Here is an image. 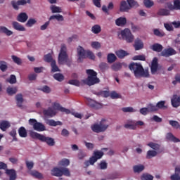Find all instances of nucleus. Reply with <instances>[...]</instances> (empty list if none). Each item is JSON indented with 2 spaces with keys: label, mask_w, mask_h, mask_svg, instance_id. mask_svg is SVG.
I'll return each instance as SVG.
<instances>
[{
  "label": "nucleus",
  "mask_w": 180,
  "mask_h": 180,
  "mask_svg": "<svg viewBox=\"0 0 180 180\" xmlns=\"http://www.w3.org/2000/svg\"><path fill=\"white\" fill-rule=\"evenodd\" d=\"M130 71L134 73L135 78H148L150 73L148 70H144L141 63H131L129 65Z\"/></svg>",
  "instance_id": "obj_1"
},
{
  "label": "nucleus",
  "mask_w": 180,
  "mask_h": 180,
  "mask_svg": "<svg viewBox=\"0 0 180 180\" xmlns=\"http://www.w3.org/2000/svg\"><path fill=\"white\" fill-rule=\"evenodd\" d=\"M86 73L87 74V78L84 81L86 85L89 86H92V85H96V84H99L101 82V79L98 78V72L92 69H88L86 70Z\"/></svg>",
  "instance_id": "obj_2"
},
{
  "label": "nucleus",
  "mask_w": 180,
  "mask_h": 180,
  "mask_svg": "<svg viewBox=\"0 0 180 180\" xmlns=\"http://www.w3.org/2000/svg\"><path fill=\"white\" fill-rule=\"evenodd\" d=\"M30 137H32V139H36L37 140H39V141H41L42 143H46V144L49 146V147H53L56 144L54 139L46 136L43 134L34 132L33 131H31L30 132Z\"/></svg>",
  "instance_id": "obj_3"
},
{
  "label": "nucleus",
  "mask_w": 180,
  "mask_h": 180,
  "mask_svg": "<svg viewBox=\"0 0 180 180\" xmlns=\"http://www.w3.org/2000/svg\"><path fill=\"white\" fill-rule=\"evenodd\" d=\"M51 174L53 176H71V173L70 172V169L66 167H53Z\"/></svg>",
  "instance_id": "obj_4"
},
{
  "label": "nucleus",
  "mask_w": 180,
  "mask_h": 180,
  "mask_svg": "<svg viewBox=\"0 0 180 180\" xmlns=\"http://www.w3.org/2000/svg\"><path fill=\"white\" fill-rule=\"evenodd\" d=\"M68 60V54L67 53V46L65 44H62L60 51L58 54V63L60 65L65 64V61Z\"/></svg>",
  "instance_id": "obj_5"
},
{
  "label": "nucleus",
  "mask_w": 180,
  "mask_h": 180,
  "mask_svg": "<svg viewBox=\"0 0 180 180\" xmlns=\"http://www.w3.org/2000/svg\"><path fill=\"white\" fill-rule=\"evenodd\" d=\"M109 127V125L106 123V120H103L99 124H95L91 126V130L94 133H102L105 131V130Z\"/></svg>",
  "instance_id": "obj_6"
},
{
  "label": "nucleus",
  "mask_w": 180,
  "mask_h": 180,
  "mask_svg": "<svg viewBox=\"0 0 180 180\" xmlns=\"http://www.w3.org/2000/svg\"><path fill=\"white\" fill-rule=\"evenodd\" d=\"M29 124L30 126H32L34 130H36L37 131H45L46 127L43 123L37 122L36 119H30L29 120Z\"/></svg>",
  "instance_id": "obj_7"
},
{
  "label": "nucleus",
  "mask_w": 180,
  "mask_h": 180,
  "mask_svg": "<svg viewBox=\"0 0 180 180\" xmlns=\"http://www.w3.org/2000/svg\"><path fill=\"white\" fill-rule=\"evenodd\" d=\"M121 36L123 40H126L127 43H133L134 41V36H133L131 32L127 28L121 31Z\"/></svg>",
  "instance_id": "obj_8"
},
{
  "label": "nucleus",
  "mask_w": 180,
  "mask_h": 180,
  "mask_svg": "<svg viewBox=\"0 0 180 180\" xmlns=\"http://www.w3.org/2000/svg\"><path fill=\"white\" fill-rule=\"evenodd\" d=\"M175 54H176V51L172 48L165 49L160 53L162 57H171V56H175Z\"/></svg>",
  "instance_id": "obj_9"
},
{
  "label": "nucleus",
  "mask_w": 180,
  "mask_h": 180,
  "mask_svg": "<svg viewBox=\"0 0 180 180\" xmlns=\"http://www.w3.org/2000/svg\"><path fill=\"white\" fill-rule=\"evenodd\" d=\"M77 56H78V61H81V60H84V58H86V51L84 49V48L81 46H79L77 49Z\"/></svg>",
  "instance_id": "obj_10"
},
{
  "label": "nucleus",
  "mask_w": 180,
  "mask_h": 180,
  "mask_svg": "<svg viewBox=\"0 0 180 180\" xmlns=\"http://www.w3.org/2000/svg\"><path fill=\"white\" fill-rule=\"evenodd\" d=\"M53 108L56 110H59L60 112L66 113V115H70V113H71V111L69 109L62 107L61 105H60V103H54Z\"/></svg>",
  "instance_id": "obj_11"
},
{
  "label": "nucleus",
  "mask_w": 180,
  "mask_h": 180,
  "mask_svg": "<svg viewBox=\"0 0 180 180\" xmlns=\"http://www.w3.org/2000/svg\"><path fill=\"white\" fill-rule=\"evenodd\" d=\"M150 71L151 74H155L158 71V59L157 58H154L152 60Z\"/></svg>",
  "instance_id": "obj_12"
},
{
  "label": "nucleus",
  "mask_w": 180,
  "mask_h": 180,
  "mask_svg": "<svg viewBox=\"0 0 180 180\" xmlns=\"http://www.w3.org/2000/svg\"><path fill=\"white\" fill-rule=\"evenodd\" d=\"M12 26H13V29H14L15 30H17L18 32H25L26 31V28L25 27H23V25H22L20 23L16 22V21H13L12 22Z\"/></svg>",
  "instance_id": "obj_13"
},
{
  "label": "nucleus",
  "mask_w": 180,
  "mask_h": 180,
  "mask_svg": "<svg viewBox=\"0 0 180 180\" xmlns=\"http://www.w3.org/2000/svg\"><path fill=\"white\" fill-rule=\"evenodd\" d=\"M6 174L8 175L9 180H15L17 178L16 171L13 169H6Z\"/></svg>",
  "instance_id": "obj_14"
},
{
  "label": "nucleus",
  "mask_w": 180,
  "mask_h": 180,
  "mask_svg": "<svg viewBox=\"0 0 180 180\" xmlns=\"http://www.w3.org/2000/svg\"><path fill=\"white\" fill-rule=\"evenodd\" d=\"M171 102L173 108H178V106H180V97L176 94L173 95Z\"/></svg>",
  "instance_id": "obj_15"
},
{
  "label": "nucleus",
  "mask_w": 180,
  "mask_h": 180,
  "mask_svg": "<svg viewBox=\"0 0 180 180\" xmlns=\"http://www.w3.org/2000/svg\"><path fill=\"white\" fill-rule=\"evenodd\" d=\"M150 50H153V51H156V53H161L164 49V46L162 45L155 43L150 46Z\"/></svg>",
  "instance_id": "obj_16"
},
{
  "label": "nucleus",
  "mask_w": 180,
  "mask_h": 180,
  "mask_svg": "<svg viewBox=\"0 0 180 180\" xmlns=\"http://www.w3.org/2000/svg\"><path fill=\"white\" fill-rule=\"evenodd\" d=\"M27 19H29V16L26 13H20L17 16V20L18 22H20V23H25V22L27 21Z\"/></svg>",
  "instance_id": "obj_17"
},
{
  "label": "nucleus",
  "mask_w": 180,
  "mask_h": 180,
  "mask_svg": "<svg viewBox=\"0 0 180 180\" xmlns=\"http://www.w3.org/2000/svg\"><path fill=\"white\" fill-rule=\"evenodd\" d=\"M134 47L136 51L141 50L144 47V44L141 39L137 38L134 41Z\"/></svg>",
  "instance_id": "obj_18"
},
{
  "label": "nucleus",
  "mask_w": 180,
  "mask_h": 180,
  "mask_svg": "<svg viewBox=\"0 0 180 180\" xmlns=\"http://www.w3.org/2000/svg\"><path fill=\"white\" fill-rule=\"evenodd\" d=\"M127 23V19L124 17H120L117 20H115V25L117 26L123 27Z\"/></svg>",
  "instance_id": "obj_19"
},
{
  "label": "nucleus",
  "mask_w": 180,
  "mask_h": 180,
  "mask_svg": "<svg viewBox=\"0 0 180 180\" xmlns=\"http://www.w3.org/2000/svg\"><path fill=\"white\" fill-rule=\"evenodd\" d=\"M46 123L49 124V126H53V127H56V126H63V122L55 121L54 120H47Z\"/></svg>",
  "instance_id": "obj_20"
},
{
  "label": "nucleus",
  "mask_w": 180,
  "mask_h": 180,
  "mask_svg": "<svg viewBox=\"0 0 180 180\" xmlns=\"http://www.w3.org/2000/svg\"><path fill=\"white\" fill-rule=\"evenodd\" d=\"M43 113L44 116H49V117L56 116V111L51 108H49L47 110H44Z\"/></svg>",
  "instance_id": "obj_21"
},
{
  "label": "nucleus",
  "mask_w": 180,
  "mask_h": 180,
  "mask_svg": "<svg viewBox=\"0 0 180 180\" xmlns=\"http://www.w3.org/2000/svg\"><path fill=\"white\" fill-rule=\"evenodd\" d=\"M15 101L17 102V106H18V108H22L23 104V96L22 94L15 96Z\"/></svg>",
  "instance_id": "obj_22"
},
{
  "label": "nucleus",
  "mask_w": 180,
  "mask_h": 180,
  "mask_svg": "<svg viewBox=\"0 0 180 180\" xmlns=\"http://www.w3.org/2000/svg\"><path fill=\"white\" fill-rule=\"evenodd\" d=\"M115 54L118 57V58H121V59L129 56V53H127V51L123 49L117 51Z\"/></svg>",
  "instance_id": "obj_23"
},
{
  "label": "nucleus",
  "mask_w": 180,
  "mask_h": 180,
  "mask_svg": "<svg viewBox=\"0 0 180 180\" xmlns=\"http://www.w3.org/2000/svg\"><path fill=\"white\" fill-rule=\"evenodd\" d=\"M1 33H4L6 36H12L13 34V32L6 28V27L1 26L0 27Z\"/></svg>",
  "instance_id": "obj_24"
},
{
  "label": "nucleus",
  "mask_w": 180,
  "mask_h": 180,
  "mask_svg": "<svg viewBox=\"0 0 180 180\" xmlns=\"http://www.w3.org/2000/svg\"><path fill=\"white\" fill-rule=\"evenodd\" d=\"M11 127V124L8 121H1L0 122V129L2 131H6V129Z\"/></svg>",
  "instance_id": "obj_25"
},
{
  "label": "nucleus",
  "mask_w": 180,
  "mask_h": 180,
  "mask_svg": "<svg viewBox=\"0 0 180 180\" xmlns=\"http://www.w3.org/2000/svg\"><path fill=\"white\" fill-rule=\"evenodd\" d=\"M130 9L129 5H127V2L126 1H122L120 4V12H127Z\"/></svg>",
  "instance_id": "obj_26"
},
{
  "label": "nucleus",
  "mask_w": 180,
  "mask_h": 180,
  "mask_svg": "<svg viewBox=\"0 0 180 180\" xmlns=\"http://www.w3.org/2000/svg\"><path fill=\"white\" fill-rule=\"evenodd\" d=\"M170 12L169 10L165 8H160L158 10L157 15L158 16H168L169 15Z\"/></svg>",
  "instance_id": "obj_27"
},
{
  "label": "nucleus",
  "mask_w": 180,
  "mask_h": 180,
  "mask_svg": "<svg viewBox=\"0 0 180 180\" xmlns=\"http://www.w3.org/2000/svg\"><path fill=\"white\" fill-rule=\"evenodd\" d=\"M18 134L20 137H22L23 139L27 137V131L26 130V128L24 127H21L18 129Z\"/></svg>",
  "instance_id": "obj_28"
},
{
  "label": "nucleus",
  "mask_w": 180,
  "mask_h": 180,
  "mask_svg": "<svg viewBox=\"0 0 180 180\" xmlns=\"http://www.w3.org/2000/svg\"><path fill=\"white\" fill-rule=\"evenodd\" d=\"M166 139L169 141H173V143H179V139L175 137L172 133L167 134Z\"/></svg>",
  "instance_id": "obj_29"
},
{
  "label": "nucleus",
  "mask_w": 180,
  "mask_h": 180,
  "mask_svg": "<svg viewBox=\"0 0 180 180\" xmlns=\"http://www.w3.org/2000/svg\"><path fill=\"white\" fill-rule=\"evenodd\" d=\"M58 20V22H63L64 20V17L60 14L53 15L49 18V20Z\"/></svg>",
  "instance_id": "obj_30"
},
{
  "label": "nucleus",
  "mask_w": 180,
  "mask_h": 180,
  "mask_svg": "<svg viewBox=\"0 0 180 180\" xmlns=\"http://www.w3.org/2000/svg\"><path fill=\"white\" fill-rule=\"evenodd\" d=\"M50 9L52 13H61L63 12V10L61 9V8L56 5H51L50 6Z\"/></svg>",
  "instance_id": "obj_31"
},
{
  "label": "nucleus",
  "mask_w": 180,
  "mask_h": 180,
  "mask_svg": "<svg viewBox=\"0 0 180 180\" xmlns=\"http://www.w3.org/2000/svg\"><path fill=\"white\" fill-rule=\"evenodd\" d=\"M108 63H110V64H112V63H115L116 60H117V58L116 57V55L114 53H108L107 56Z\"/></svg>",
  "instance_id": "obj_32"
},
{
  "label": "nucleus",
  "mask_w": 180,
  "mask_h": 180,
  "mask_svg": "<svg viewBox=\"0 0 180 180\" xmlns=\"http://www.w3.org/2000/svg\"><path fill=\"white\" fill-rule=\"evenodd\" d=\"M134 172L140 174L142 171H144V165H135L133 167Z\"/></svg>",
  "instance_id": "obj_33"
},
{
  "label": "nucleus",
  "mask_w": 180,
  "mask_h": 180,
  "mask_svg": "<svg viewBox=\"0 0 180 180\" xmlns=\"http://www.w3.org/2000/svg\"><path fill=\"white\" fill-rule=\"evenodd\" d=\"M91 32L94 33V34H98L102 32V28L100 27L99 25H95L91 28Z\"/></svg>",
  "instance_id": "obj_34"
},
{
  "label": "nucleus",
  "mask_w": 180,
  "mask_h": 180,
  "mask_svg": "<svg viewBox=\"0 0 180 180\" xmlns=\"http://www.w3.org/2000/svg\"><path fill=\"white\" fill-rule=\"evenodd\" d=\"M141 180H153L154 176L148 173L143 174L141 176Z\"/></svg>",
  "instance_id": "obj_35"
},
{
  "label": "nucleus",
  "mask_w": 180,
  "mask_h": 180,
  "mask_svg": "<svg viewBox=\"0 0 180 180\" xmlns=\"http://www.w3.org/2000/svg\"><path fill=\"white\" fill-rule=\"evenodd\" d=\"M51 71L52 72H58L60 71V68H58V66H57V63L56 60H53L52 63H51Z\"/></svg>",
  "instance_id": "obj_36"
},
{
  "label": "nucleus",
  "mask_w": 180,
  "mask_h": 180,
  "mask_svg": "<svg viewBox=\"0 0 180 180\" xmlns=\"http://www.w3.org/2000/svg\"><path fill=\"white\" fill-rule=\"evenodd\" d=\"M54 79L58 81L59 82H63L64 81V75L61 73H56L53 75Z\"/></svg>",
  "instance_id": "obj_37"
},
{
  "label": "nucleus",
  "mask_w": 180,
  "mask_h": 180,
  "mask_svg": "<svg viewBox=\"0 0 180 180\" xmlns=\"http://www.w3.org/2000/svg\"><path fill=\"white\" fill-rule=\"evenodd\" d=\"M0 70L2 72H5L8 70V63L4 60L0 61Z\"/></svg>",
  "instance_id": "obj_38"
},
{
  "label": "nucleus",
  "mask_w": 180,
  "mask_h": 180,
  "mask_svg": "<svg viewBox=\"0 0 180 180\" xmlns=\"http://www.w3.org/2000/svg\"><path fill=\"white\" fill-rule=\"evenodd\" d=\"M157 156V151L155 150H148L146 154V158L150 160L154 157Z\"/></svg>",
  "instance_id": "obj_39"
},
{
  "label": "nucleus",
  "mask_w": 180,
  "mask_h": 180,
  "mask_svg": "<svg viewBox=\"0 0 180 180\" xmlns=\"http://www.w3.org/2000/svg\"><path fill=\"white\" fill-rule=\"evenodd\" d=\"M44 60L46 61V63H53V61H56V60L53 59V56H51V53H48L44 56Z\"/></svg>",
  "instance_id": "obj_40"
},
{
  "label": "nucleus",
  "mask_w": 180,
  "mask_h": 180,
  "mask_svg": "<svg viewBox=\"0 0 180 180\" xmlns=\"http://www.w3.org/2000/svg\"><path fill=\"white\" fill-rule=\"evenodd\" d=\"M96 95H98V96H103V98H108L110 96V93L108 91H101L98 92Z\"/></svg>",
  "instance_id": "obj_41"
},
{
  "label": "nucleus",
  "mask_w": 180,
  "mask_h": 180,
  "mask_svg": "<svg viewBox=\"0 0 180 180\" xmlns=\"http://www.w3.org/2000/svg\"><path fill=\"white\" fill-rule=\"evenodd\" d=\"M16 92H18V88H16V87L7 88V94H8V95H10V96L15 95V94H16Z\"/></svg>",
  "instance_id": "obj_42"
},
{
  "label": "nucleus",
  "mask_w": 180,
  "mask_h": 180,
  "mask_svg": "<svg viewBox=\"0 0 180 180\" xmlns=\"http://www.w3.org/2000/svg\"><path fill=\"white\" fill-rule=\"evenodd\" d=\"M37 23V21L34 18H30L28 21L26 23L27 27H32L34 25H36Z\"/></svg>",
  "instance_id": "obj_43"
},
{
  "label": "nucleus",
  "mask_w": 180,
  "mask_h": 180,
  "mask_svg": "<svg viewBox=\"0 0 180 180\" xmlns=\"http://www.w3.org/2000/svg\"><path fill=\"white\" fill-rule=\"evenodd\" d=\"M11 58L13 60V61L15 63V64H18V65H22V59H20V58L15 56V55H13L11 56Z\"/></svg>",
  "instance_id": "obj_44"
},
{
  "label": "nucleus",
  "mask_w": 180,
  "mask_h": 180,
  "mask_svg": "<svg viewBox=\"0 0 180 180\" xmlns=\"http://www.w3.org/2000/svg\"><path fill=\"white\" fill-rule=\"evenodd\" d=\"M111 68L112 70H113V71H119L122 70V63H114L112 65Z\"/></svg>",
  "instance_id": "obj_45"
},
{
  "label": "nucleus",
  "mask_w": 180,
  "mask_h": 180,
  "mask_svg": "<svg viewBox=\"0 0 180 180\" xmlns=\"http://www.w3.org/2000/svg\"><path fill=\"white\" fill-rule=\"evenodd\" d=\"M148 147H150V148H153V150H155V151H158L160 150V145L158 143H154L153 142H150L148 143Z\"/></svg>",
  "instance_id": "obj_46"
},
{
  "label": "nucleus",
  "mask_w": 180,
  "mask_h": 180,
  "mask_svg": "<svg viewBox=\"0 0 180 180\" xmlns=\"http://www.w3.org/2000/svg\"><path fill=\"white\" fill-rule=\"evenodd\" d=\"M103 152L102 151H99V150H96L94 152V157H95L96 158H97V160H101V158H102V157H103Z\"/></svg>",
  "instance_id": "obj_47"
},
{
  "label": "nucleus",
  "mask_w": 180,
  "mask_h": 180,
  "mask_svg": "<svg viewBox=\"0 0 180 180\" xmlns=\"http://www.w3.org/2000/svg\"><path fill=\"white\" fill-rule=\"evenodd\" d=\"M129 8H137L139 4L134 0H127Z\"/></svg>",
  "instance_id": "obj_48"
},
{
  "label": "nucleus",
  "mask_w": 180,
  "mask_h": 180,
  "mask_svg": "<svg viewBox=\"0 0 180 180\" xmlns=\"http://www.w3.org/2000/svg\"><path fill=\"white\" fill-rule=\"evenodd\" d=\"M153 34L155 36H158V37H164L165 36V34L163 32H160L158 29L153 30Z\"/></svg>",
  "instance_id": "obj_49"
},
{
  "label": "nucleus",
  "mask_w": 180,
  "mask_h": 180,
  "mask_svg": "<svg viewBox=\"0 0 180 180\" xmlns=\"http://www.w3.org/2000/svg\"><path fill=\"white\" fill-rule=\"evenodd\" d=\"M134 60L146 61V55H137L134 56Z\"/></svg>",
  "instance_id": "obj_50"
},
{
  "label": "nucleus",
  "mask_w": 180,
  "mask_h": 180,
  "mask_svg": "<svg viewBox=\"0 0 180 180\" xmlns=\"http://www.w3.org/2000/svg\"><path fill=\"white\" fill-rule=\"evenodd\" d=\"M147 108L149 112H157V110H158L157 108V105H154V104L150 103L148 105Z\"/></svg>",
  "instance_id": "obj_51"
},
{
  "label": "nucleus",
  "mask_w": 180,
  "mask_h": 180,
  "mask_svg": "<svg viewBox=\"0 0 180 180\" xmlns=\"http://www.w3.org/2000/svg\"><path fill=\"white\" fill-rule=\"evenodd\" d=\"M143 4L146 8H151V6H154V1L151 0H143Z\"/></svg>",
  "instance_id": "obj_52"
},
{
  "label": "nucleus",
  "mask_w": 180,
  "mask_h": 180,
  "mask_svg": "<svg viewBox=\"0 0 180 180\" xmlns=\"http://www.w3.org/2000/svg\"><path fill=\"white\" fill-rule=\"evenodd\" d=\"M6 82L11 84H16V76L11 75L10 78L6 79Z\"/></svg>",
  "instance_id": "obj_53"
},
{
  "label": "nucleus",
  "mask_w": 180,
  "mask_h": 180,
  "mask_svg": "<svg viewBox=\"0 0 180 180\" xmlns=\"http://www.w3.org/2000/svg\"><path fill=\"white\" fill-rule=\"evenodd\" d=\"M122 112L124 113L136 112L133 107H124L122 108Z\"/></svg>",
  "instance_id": "obj_54"
},
{
  "label": "nucleus",
  "mask_w": 180,
  "mask_h": 180,
  "mask_svg": "<svg viewBox=\"0 0 180 180\" xmlns=\"http://www.w3.org/2000/svg\"><path fill=\"white\" fill-rule=\"evenodd\" d=\"M31 175H32V176H35V178H38L39 179H41V178H43V174L37 171H32L31 172Z\"/></svg>",
  "instance_id": "obj_55"
},
{
  "label": "nucleus",
  "mask_w": 180,
  "mask_h": 180,
  "mask_svg": "<svg viewBox=\"0 0 180 180\" xmlns=\"http://www.w3.org/2000/svg\"><path fill=\"white\" fill-rule=\"evenodd\" d=\"M91 46L92 49H95V50H98V49H101V43H99L98 41L91 42Z\"/></svg>",
  "instance_id": "obj_56"
},
{
  "label": "nucleus",
  "mask_w": 180,
  "mask_h": 180,
  "mask_svg": "<svg viewBox=\"0 0 180 180\" xmlns=\"http://www.w3.org/2000/svg\"><path fill=\"white\" fill-rule=\"evenodd\" d=\"M156 108H157L158 110L160 109H164V108H165V101H159L156 104Z\"/></svg>",
  "instance_id": "obj_57"
},
{
  "label": "nucleus",
  "mask_w": 180,
  "mask_h": 180,
  "mask_svg": "<svg viewBox=\"0 0 180 180\" xmlns=\"http://www.w3.org/2000/svg\"><path fill=\"white\" fill-rule=\"evenodd\" d=\"M169 123L170 126L174 127V129H179V122H178L177 121L169 120Z\"/></svg>",
  "instance_id": "obj_58"
},
{
  "label": "nucleus",
  "mask_w": 180,
  "mask_h": 180,
  "mask_svg": "<svg viewBox=\"0 0 180 180\" xmlns=\"http://www.w3.org/2000/svg\"><path fill=\"white\" fill-rule=\"evenodd\" d=\"M59 165H62V167H68V165H70V160L68 159H63L59 162Z\"/></svg>",
  "instance_id": "obj_59"
},
{
  "label": "nucleus",
  "mask_w": 180,
  "mask_h": 180,
  "mask_svg": "<svg viewBox=\"0 0 180 180\" xmlns=\"http://www.w3.org/2000/svg\"><path fill=\"white\" fill-rule=\"evenodd\" d=\"M124 127H125V129H129L130 130H136V129H137L135 124H125Z\"/></svg>",
  "instance_id": "obj_60"
},
{
  "label": "nucleus",
  "mask_w": 180,
  "mask_h": 180,
  "mask_svg": "<svg viewBox=\"0 0 180 180\" xmlns=\"http://www.w3.org/2000/svg\"><path fill=\"white\" fill-rule=\"evenodd\" d=\"M86 57H89L90 60H95V55L91 51H86Z\"/></svg>",
  "instance_id": "obj_61"
},
{
  "label": "nucleus",
  "mask_w": 180,
  "mask_h": 180,
  "mask_svg": "<svg viewBox=\"0 0 180 180\" xmlns=\"http://www.w3.org/2000/svg\"><path fill=\"white\" fill-rule=\"evenodd\" d=\"M68 84L70 85H75V86H79L80 85L79 81L77 79H70L69 80Z\"/></svg>",
  "instance_id": "obj_62"
},
{
  "label": "nucleus",
  "mask_w": 180,
  "mask_h": 180,
  "mask_svg": "<svg viewBox=\"0 0 180 180\" xmlns=\"http://www.w3.org/2000/svg\"><path fill=\"white\" fill-rule=\"evenodd\" d=\"M174 6L175 11H180V1L179 0H174Z\"/></svg>",
  "instance_id": "obj_63"
},
{
  "label": "nucleus",
  "mask_w": 180,
  "mask_h": 180,
  "mask_svg": "<svg viewBox=\"0 0 180 180\" xmlns=\"http://www.w3.org/2000/svg\"><path fill=\"white\" fill-rule=\"evenodd\" d=\"M170 179L171 180H180V175L179 174H176V173H174V174H172L170 176Z\"/></svg>",
  "instance_id": "obj_64"
}]
</instances>
